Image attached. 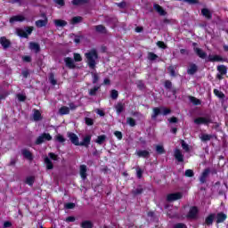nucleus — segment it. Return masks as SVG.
Returning <instances> with one entry per match:
<instances>
[{
	"label": "nucleus",
	"mask_w": 228,
	"mask_h": 228,
	"mask_svg": "<svg viewBox=\"0 0 228 228\" xmlns=\"http://www.w3.org/2000/svg\"><path fill=\"white\" fill-rule=\"evenodd\" d=\"M175 158L179 163H183L184 161V155L181 152V150L175 149Z\"/></svg>",
	"instance_id": "obj_7"
},
{
	"label": "nucleus",
	"mask_w": 228,
	"mask_h": 228,
	"mask_svg": "<svg viewBox=\"0 0 228 228\" xmlns=\"http://www.w3.org/2000/svg\"><path fill=\"white\" fill-rule=\"evenodd\" d=\"M90 142H92V136L86 135V137H84L83 142H79L78 146L88 147V145H90Z\"/></svg>",
	"instance_id": "obj_10"
},
{
	"label": "nucleus",
	"mask_w": 228,
	"mask_h": 228,
	"mask_svg": "<svg viewBox=\"0 0 228 228\" xmlns=\"http://www.w3.org/2000/svg\"><path fill=\"white\" fill-rule=\"evenodd\" d=\"M201 13L206 19H211V12L208 9L201 10Z\"/></svg>",
	"instance_id": "obj_32"
},
{
	"label": "nucleus",
	"mask_w": 228,
	"mask_h": 228,
	"mask_svg": "<svg viewBox=\"0 0 228 228\" xmlns=\"http://www.w3.org/2000/svg\"><path fill=\"white\" fill-rule=\"evenodd\" d=\"M80 175L82 179H86V166L85 165L80 166Z\"/></svg>",
	"instance_id": "obj_29"
},
{
	"label": "nucleus",
	"mask_w": 228,
	"mask_h": 228,
	"mask_svg": "<svg viewBox=\"0 0 228 228\" xmlns=\"http://www.w3.org/2000/svg\"><path fill=\"white\" fill-rule=\"evenodd\" d=\"M30 51H34V53H40V45L38 43H29L28 45Z\"/></svg>",
	"instance_id": "obj_16"
},
{
	"label": "nucleus",
	"mask_w": 228,
	"mask_h": 228,
	"mask_svg": "<svg viewBox=\"0 0 228 228\" xmlns=\"http://www.w3.org/2000/svg\"><path fill=\"white\" fill-rule=\"evenodd\" d=\"M0 44L4 47V49H8L10 47V40H8L5 37H0Z\"/></svg>",
	"instance_id": "obj_15"
},
{
	"label": "nucleus",
	"mask_w": 228,
	"mask_h": 228,
	"mask_svg": "<svg viewBox=\"0 0 228 228\" xmlns=\"http://www.w3.org/2000/svg\"><path fill=\"white\" fill-rule=\"evenodd\" d=\"M175 228H187L184 224H177L175 225Z\"/></svg>",
	"instance_id": "obj_63"
},
{
	"label": "nucleus",
	"mask_w": 228,
	"mask_h": 228,
	"mask_svg": "<svg viewBox=\"0 0 228 228\" xmlns=\"http://www.w3.org/2000/svg\"><path fill=\"white\" fill-rule=\"evenodd\" d=\"M142 174H143V172L142 171V169H140V168L136 169V175H137L138 179H142Z\"/></svg>",
	"instance_id": "obj_55"
},
{
	"label": "nucleus",
	"mask_w": 228,
	"mask_h": 228,
	"mask_svg": "<svg viewBox=\"0 0 228 228\" xmlns=\"http://www.w3.org/2000/svg\"><path fill=\"white\" fill-rule=\"evenodd\" d=\"M158 55H156L154 53H148V60H151V61H154V60H157Z\"/></svg>",
	"instance_id": "obj_42"
},
{
	"label": "nucleus",
	"mask_w": 228,
	"mask_h": 228,
	"mask_svg": "<svg viewBox=\"0 0 228 228\" xmlns=\"http://www.w3.org/2000/svg\"><path fill=\"white\" fill-rule=\"evenodd\" d=\"M18 37L21 38H28L33 33V27H27L26 28H18L16 30Z\"/></svg>",
	"instance_id": "obj_2"
},
{
	"label": "nucleus",
	"mask_w": 228,
	"mask_h": 228,
	"mask_svg": "<svg viewBox=\"0 0 228 228\" xmlns=\"http://www.w3.org/2000/svg\"><path fill=\"white\" fill-rule=\"evenodd\" d=\"M168 71L170 72L171 76H175V71L174 70V67L170 66L168 68Z\"/></svg>",
	"instance_id": "obj_61"
},
{
	"label": "nucleus",
	"mask_w": 228,
	"mask_h": 228,
	"mask_svg": "<svg viewBox=\"0 0 228 228\" xmlns=\"http://www.w3.org/2000/svg\"><path fill=\"white\" fill-rule=\"evenodd\" d=\"M74 60L75 61H82L83 58L81 57V54L74 53Z\"/></svg>",
	"instance_id": "obj_48"
},
{
	"label": "nucleus",
	"mask_w": 228,
	"mask_h": 228,
	"mask_svg": "<svg viewBox=\"0 0 228 228\" xmlns=\"http://www.w3.org/2000/svg\"><path fill=\"white\" fill-rule=\"evenodd\" d=\"M139 158H149V151L147 150H139L136 151Z\"/></svg>",
	"instance_id": "obj_20"
},
{
	"label": "nucleus",
	"mask_w": 228,
	"mask_h": 228,
	"mask_svg": "<svg viewBox=\"0 0 228 228\" xmlns=\"http://www.w3.org/2000/svg\"><path fill=\"white\" fill-rule=\"evenodd\" d=\"M60 115H69L70 113V109L69 107L63 106L59 110Z\"/></svg>",
	"instance_id": "obj_24"
},
{
	"label": "nucleus",
	"mask_w": 228,
	"mask_h": 228,
	"mask_svg": "<svg viewBox=\"0 0 228 228\" xmlns=\"http://www.w3.org/2000/svg\"><path fill=\"white\" fill-rule=\"evenodd\" d=\"M42 118V114L40 113L39 110H35L33 113V119L35 122H38Z\"/></svg>",
	"instance_id": "obj_25"
},
{
	"label": "nucleus",
	"mask_w": 228,
	"mask_h": 228,
	"mask_svg": "<svg viewBox=\"0 0 228 228\" xmlns=\"http://www.w3.org/2000/svg\"><path fill=\"white\" fill-rule=\"evenodd\" d=\"M33 183H35V177L28 176L26 178V183L28 184V186H33Z\"/></svg>",
	"instance_id": "obj_40"
},
{
	"label": "nucleus",
	"mask_w": 228,
	"mask_h": 228,
	"mask_svg": "<svg viewBox=\"0 0 228 228\" xmlns=\"http://www.w3.org/2000/svg\"><path fill=\"white\" fill-rule=\"evenodd\" d=\"M208 175H209V169H205L200 177V183H201V184H204Z\"/></svg>",
	"instance_id": "obj_14"
},
{
	"label": "nucleus",
	"mask_w": 228,
	"mask_h": 228,
	"mask_svg": "<svg viewBox=\"0 0 228 228\" xmlns=\"http://www.w3.org/2000/svg\"><path fill=\"white\" fill-rule=\"evenodd\" d=\"M83 18L81 16H76L71 20V24H77V22H81Z\"/></svg>",
	"instance_id": "obj_41"
},
{
	"label": "nucleus",
	"mask_w": 228,
	"mask_h": 228,
	"mask_svg": "<svg viewBox=\"0 0 228 228\" xmlns=\"http://www.w3.org/2000/svg\"><path fill=\"white\" fill-rule=\"evenodd\" d=\"M126 124L131 126V127H134L136 126V121L133 119V118H127Z\"/></svg>",
	"instance_id": "obj_38"
},
{
	"label": "nucleus",
	"mask_w": 228,
	"mask_h": 228,
	"mask_svg": "<svg viewBox=\"0 0 228 228\" xmlns=\"http://www.w3.org/2000/svg\"><path fill=\"white\" fill-rule=\"evenodd\" d=\"M72 4H74L75 6L83 4V0H72Z\"/></svg>",
	"instance_id": "obj_58"
},
{
	"label": "nucleus",
	"mask_w": 228,
	"mask_h": 228,
	"mask_svg": "<svg viewBox=\"0 0 228 228\" xmlns=\"http://www.w3.org/2000/svg\"><path fill=\"white\" fill-rule=\"evenodd\" d=\"M55 140L57 142H59L60 143H63L65 142V137H63V135H61V134H57L55 136Z\"/></svg>",
	"instance_id": "obj_43"
},
{
	"label": "nucleus",
	"mask_w": 228,
	"mask_h": 228,
	"mask_svg": "<svg viewBox=\"0 0 228 228\" xmlns=\"http://www.w3.org/2000/svg\"><path fill=\"white\" fill-rule=\"evenodd\" d=\"M161 111H162V115H168L171 110H170V109L162 108Z\"/></svg>",
	"instance_id": "obj_57"
},
{
	"label": "nucleus",
	"mask_w": 228,
	"mask_h": 228,
	"mask_svg": "<svg viewBox=\"0 0 228 228\" xmlns=\"http://www.w3.org/2000/svg\"><path fill=\"white\" fill-rule=\"evenodd\" d=\"M23 20H26V18L23 15L12 16L10 19L11 24H13V22H23Z\"/></svg>",
	"instance_id": "obj_9"
},
{
	"label": "nucleus",
	"mask_w": 228,
	"mask_h": 228,
	"mask_svg": "<svg viewBox=\"0 0 228 228\" xmlns=\"http://www.w3.org/2000/svg\"><path fill=\"white\" fill-rule=\"evenodd\" d=\"M68 136H69L71 143H73V145L79 146V137H77L76 134L69 133Z\"/></svg>",
	"instance_id": "obj_6"
},
{
	"label": "nucleus",
	"mask_w": 228,
	"mask_h": 228,
	"mask_svg": "<svg viewBox=\"0 0 228 228\" xmlns=\"http://www.w3.org/2000/svg\"><path fill=\"white\" fill-rule=\"evenodd\" d=\"M36 26L37 28H44V26H47V20H39L36 21Z\"/></svg>",
	"instance_id": "obj_30"
},
{
	"label": "nucleus",
	"mask_w": 228,
	"mask_h": 228,
	"mask_svg": "<svg viewBox=\"0 0 228 228\" xmlns=\"http://www.w3.org/2000/svg\"><path fill=\"white\" fill-rule=\"evenodd\" d=\"M213 220H215V215L211 214L205 220L206 225H211V224H213Z\"/></svg>",
	"instance_id": "obj_31"
},
{
	"label": "nucleus",
	"mask_w": 228,
	"mask_h": 228,
	"mask_svg": "<svg viewBox=\"0 0 228 228\" xmlns=\"http://www.w3.org/2000/svg\"><path fill=\"white\" fill-rule=\"evenodd\" d=\"M165 86H166L167 88H172V82H170V81H166V82H165Z\"/></svg>",
	"instance_id": "obj_64"
},
{
	"label": "nucleus",
	"mask_w": 228,
	"mask_h": 228,
	"mask_svg": "<svg viewBox=\"0 0 228 228\" xmlns=\"http://www.w3.org/2000/svg\"><path fill=\"white\" fill-rule=\"evenodd\" d=\"M45 140L47 142H51V140H53V136H51L50 134L44 133L43 134H41L37 137V139L36 141V144L40 145V144L44 143V142H45Z\"/></svg>",
	"instance_id": "obj_3"
},
{
	"label": "nucleus",
	"mask_w": 228,
	"mask_h": 228,
	"mask_svg": "<svg viewBox=\"0 0 228 228\" xmlns=\"http://www.w3.org/2000/svg\"><path fill=\"white\" fill-rule=\"evenodd\" d=\"M180 199H183L182 192L170 193V194H167V202H174L175 200H180Z\"/></svg>",
	"instance_id": "obj_5"
},
{
	"label": "nucleus",
	"mask_w": 228,
	"mask_h": 228,
	"mask_svg": "<svg viewBox=\"0 0 228 228\" xmlns=\"http://www.w3.org/2000/svg\"><path fill=\"white\" fill-rule=\"evenodd\" d=\"M64 61L66 63V67H68L69 69L76 68V64L74 63V60H72V58L67 57L64 59Z\"/></svg>",
	"instance_id": "obj_12"
},
{
	"label": "nucleus",
	"mask_w": 228,
	"mask_h": 228,
	"mask_svg": "<svg viewBox=\"0 0 228 228\" xmlns=\"http://www.w3.org/2000/svg\"><path fill=\"white\" fill-rule=\"evenodd\" d=\"M214 94L216 95H217V97H219L220 99H222V97H224V94L222 92H220L219 90H217V89L214 90Z\"/></svg>",
	"instance_id": "obj_53"
},
{
	"label": "nucleus",
	"mask_w": 228,
	"mask_h": 228,
	"mask_svg": "<svg viewBox=\"0 0 228 228\" xmlns=\"http://www.w3.org/2000/svg\"><path fill=\"white\" fill-rule=\"evenodd\" d=\"M49 81L52 85H56V79H54V75L53 74H51L50 77H49Z\"/></svg>",
	"instance_id": "obj_52"
},
{
	"label": "nucleus",
	"mask_w": 228,
	"mask_h": 228,
	"mask_svg": "<svg viewBox=\"0 0 228 228\" xmlns=\"http://www.w3.org/2000/svg\"><path fill=\"white\" fill-rule=\"evenodd\" d=\"M92 76H93V83L94 85H95V83L99 81V75L97 73H92Z\"/></svg>",
	"instance_id": "obj_46"
},
{
	"label": "nucleus",
	"mask_w": 228,
	"mask_h": 228,
	"mask_svg": "<svg viewBox=\"0 0 228 228\" xmlns=\"http://www.w3.org/2000/svg\"><path fill=\"white\" fill-rule=\"evenodd\" d=\"M81 227L82 228H92L93 227L92 222H90V221H84L81 224Z\"/></svg>",
	"instance_id": "obj_37"
},
{
	"label": "nucleus",
	"mask_w": 228,
	"mask_h": 228,
	"mask_svg": "<svg viewBox=\"0 0 228 228\" xmlns=\"http://www.w3.org/2000/svg\"><path fill=\"white\" fill-rule=\"evenodd\" d=\"M168 120H169V122H170L171 124H175V123H177V118H175V117H173V118H169Z\"/></svg>",
	"instance_id": "obj_62"
},
{
	"label": "nucleus",
	"mask_w": 228,
	"mask_h": 228,
	"mask_svg": "<svg viewBox=\"0 0 228 228\" xmlns=\"http://www.w3.org/2000/svg\"><path fill=\"white\" fill-rule=\"evenodd\" d=\"M194 53L199 56V58H201V60H205V58L208 56V53L206 52H203L200 48H194Z\"/></svg>",
	"instance_id": "obj_13"
},
{
	"label": "nucleus",
	"mask_w": 228,
	"mask_h": 228,
	"mask_svg": "<svg viewBox=\"0 0 228 228\" xmlns=\"http://www.w3.org/2000/svg\"><path fill=\"white\" fill-rule=\"evenodd\" d=\"M227 219V216L224 213L217 214V224H222V222H225Z\"/></svg>",
	"instance_id": "obj_23"
},
{
	"label": "nucleus",
	"mask_w": 228,
	"mask_h": 228,
	"mask_svg": "<svg viewBox=\"0 0 228 228\" xmlns=\"http://www.w3.org/2000/svg\"><path fill=\"white\" fill-rule=\"evenodd\" d=\"M97 90H99V86H94L93 89L89 91V94L95 95V94H97Z\"/></svg>",
	"instance_id": "obj_47"
},
{
	"label": "nucleus",
	"mask_w": 228,
	"mask_h": 228,
	"mask_svg": "<svg viewBox=\"0 0 228 228\" xmlns=\"http://www.w3.org/2000/svg\"><path fill=\"white\" fill-rule=\"evenodd\" d=\"M153 8L160 15H162V16L167 15V12H165V9H163V7H161L159 4H155Z\"/></svg>",
	"instance_id": "obj_18"
},
{
	"label": "nucleus",
	"mask_w": 228,
	"mask_h": 228,
	"mask_svg": "<svg viewBox=\"0 0 228 228\" xmlns=\"http://www.w3.org/2000/svg\"><path fill=\"white\" fill-rule=\"evenodd\" d=\"M159 113H161V110L159 108H154L151 118H157L158 115H159Z\"/></svg>",
	"instance_id": "obj_36"
},
{
	"label": "nucleus",
	"mask_w": 228,
	"mask_h": 228,
	"mask_svg": "<svg viewBox=\"0 0 228 228\" xmlns=\"http://www.w3.org/2000/svg\"><path fill=\"white\" fill-rule=\"evenodd\" d=\"M21 154L24 158H26V159H28V161L33 160V154H31V151H29V150H21Z\"/></svg>",
	"instance_id": "obj_11"
},
{
	"label": "nucleus",
	"mask_w": 228,
	"mask_h": 228,
	"mask_svg": "<svg viewBox=\"0 0 228 228\" xmlns=\"http://www.w3.org/2000/svg\"><path fill=\"white\" fill-rule=\"evenodd\" d=\"M45 163L46 165L47 170H53V162L51 161V159H49V157H46L45 159Z\"/></svg>",
	"instance_id": "obj_26"
},
{
	"label": "nucleus",
	"mask_w": 228,
	"mask_h": 228,
	"mask_svg": "<svg viewBox=\"0 0 228 228\" xmlns=\"http://www.w3.org/2000/svg\"><path fill=\"white\" fill-rule=\"evenodd\" d=\"M207 61H211V62H215V61H225V59H224L222 56L220 55H208Z\"/></svg>",
	"instance_id": "obj_8"
},
{
	"label": "nucleus",
	"mask_w": 228,
	"mask_h": 228,
	"mask_svg": "<svg viewBox=\"0 0 228 228\" xmlns=\"http://www.w3.org/2000/svg\"><path fill=\"white\" fill-rule=\"evenodd\" d=\"M124 108H126V105L122 102H118V104L115 105L116 111L118 115H120L122 111H124Z\"/></svg>",
	"instance_id": "obj_19"
},
{
	"label": "nucleus",
	"mask_w": 228,
	"mask_h": 228,
	"mask_svg": "<svg viewBox=\"0 0 228 228\" xmlns=\"http://www.w3.org/2000/svg\"><path fill=\"white\" fill-rule=\"evenodd\" d=\"M197 70H198V67L195 64H191L189 69H187V72L191 76H193V74H195V72H197Z\"/></svg>",
	"instance_id": "obj_22"
},
{
	"label": "nucleus",
	"mask_w": 228,
	"mask_h": 228,
	"mask_svg": "<svg viewBox=\"0 0 228 228\" xmlns=\"http://www.w3.org/2000/svg\"><path fill=\"white\" fill-rule=\"evenodd\" d=\"M17 98L20 102L26 101V96L24 94H17Z\"/></svg>",
	"instance_id": "obj_59"
},
{
	"label": "nucleus",
	"mask_w": 228,
	"mask_h": 228,
	"mask_svg": "<svg viewBox=\"0 0 228 228\" xmlns=\"http://www.w3.org/2000/svg\"><path fill=\"white\" fill-rule=\"evenodd\" d=\"M86 126H94V119L90 118H86Z\"/></svg>",
	"instance_id": "obj_50"
},
{
	"label": "nucleus",
	"mask_w": 228,
	"mask_h": 228,
	"mask_svg": "<svg viewBox=\"0 0 228 228\" xmlns=\"http://www.w3.org/2000/svg\"><path fill=\"white\" fill-rule=\"evenodd\" d=\"M56 28H64V26H67V21L63 20H53Z\"/></svg>",
	"instance_id": "obj_21"
},
{
	"label": "nucleus",
	"mask_w": 228,
	"mask_h": 228,
	"mask_svg": "<svg viewBox=\"0 0 228 228\" xmlns=\"http://www.w3.org/2000/svg\"><path fill=\"white\" fill-rule=\"evenodd\" d=\"M157 45H158V47H159L160 49H167V45H165L164 42L159 41V42H157Z\"/></svg>",
	"instance_id": "obj_49"
},
{
	"label": "nucleus",
	"mask_w": 228,
	"mask_h": 228,
	"mask_svg": "<svg viewBox=\"0 0 228 228\" xmlns=\"http://www.w3.org/2000/svg\"><path fill=\"white\" fill-rule=\"evenodd\" d=\"M197 213H199V209L196 207H192L191 208L187 216L188 218H196Z\"/></svg>",
	"instance_id": "obj_17"
},
{
	"label": "nucleus",
	"mask_w": 228,
	"mask_h": 228,
	"mask_svg": "<svg viewBox=\"0 0 228 228\" xmlns=\"http://www.w3.org/2000/svg\"><path fill=\"white\" fill-rule=\"evenodd\" d=\"M181 144H182V149H183V151H185V152H189L190 151V146L186 143V142L182 140L181 141Z\"/></svg>",
	"instance_id": "obj_39"
},
{
	"label": "nucleus",
	"mask_w": 228,
	"mask_h": 228,
	"mask_svg": "<svg viewBox=\"0 0 228 228\" xmlns=\"http://www.w3.org/2000/svg\"><path fill=\"white\" fill-rule=\"evenodd\" d=\"M156 151L159 154H163L165 152V149H163V146H161V145H157L156 146Z\"/></svg>",
	"instance_id": "obj_44"
},
{
	"label": "nucleus",
	"mask_w": 228,
	"mask_h": 228,
	"mask_svg": "<svg viewBox=\"0 0 228 228\" xmlns=\"http://www.w3.org/2000/svg\"><path fill=\"white\" fill-rule=\"evenodd\" d=\"M49 157L51 159H53V161H58V156L54 153H49Z\"/></svg>",
	"instance_id": "obj_56"
},
{
	"label": "nucleus",
	"mask_w": 228,
	"mask_h": 228,
	"mask_svg": "<svg viewBox=\"0 0 228 228\" xmlns=\"http://www.w3.org/2000/svg\"><path fill=\"white\" fill-rule=\"evenodd\" d=\"M190 101H191V102H192L194 104V106H199L201 103L200 100H199V99H197V98H195L193 96L190 97Z\"/></svg>",
	"instance_id": "obj_35"
},
{
	"label": "nucleus",
	"mask_w": 228,
	"mask_h": 228,
	"mask_svg": "<svg viewBox=\"0 0 228 228\" xmlns=\"http://www.w3.org/2000/svg\"><path fill=\"white\" fill-rule=\"evenodd\" d=\"M65 208H66V209H74V208H76V204L67 203V204H65Z\"/></svg>",
	"instance_id": "obj_51"
},
{
	"label": "nucleus",
	"mask_w": 228,
	"mask_h": 228,
	"mask_svg": "<svg viewBox=\"0 0 228 228\" xmlns=\"http://www.w3.org/2000/svg\"><path fill=\"white\" fill-rule=\"evenodd\" d=\"M194 124L197 126H200V124L208 126V124H211V118L209 116L197 118L194 119Z\"/></svg>",
	"instance_id": "obj_4"
},
{
	"label": "nucleus",
	"mask_w": 228,
	"mask_h": 228,
	"mask_svg": "<svg viewBox=\"0 0 228 228\" xmlns=\"http://www.w3.org/2000/svg\"><path fill=\"white\" fill-rule=\"evenodd\" d=\"M95 30L98 32V33H106V28L102 25H98L95 27Z\"/></svg>",
	"instance_id": "obj_34"
},
{
	"label": "nucleus",
	"mask_w": 228,
	"mask_h": 228,
	"mask_svg": "<svg viewBox=\"0 0 228 228\" xmlns=\"http://www.w3.org/2000/svg\"><path fill=\"white\" fill-rule=\"evenodd\" d=\"M117 97H118V92L117 90H112L111 91V98L117 99Z\"/></svg>",
	"instance_id": "obj_54"
},
{
	"label": "nucleus",
	"mask_w": 228,
	"mask_h": 228,
	"mask_svg": "<svg viewBox=\"0 0 228 228\" xmlns=\"http://www.w3.org/2000/svg\"><path fill=\"white\" fill-rule=\"evenodd\" d=\"M201 142H209V140H211L213 138V135L211 134H202L200 136Z\"/></svg>",
	"instance_id": "obj_28"
},
{
	"label": "nucleus",
	"mask_w": 228,
	"mask_h": 228,
	"mask_svg": "<svg viewBox=\"0 0 228 228\" xmlns=\"http://www.w3.org/2000/svg\"><path fill=\"white\" fill-rule=\"evenodd\" d=\"M217 71L219 72V74H223V76H225V74H227V67H225L224 65H219L217 66Z\"/></svg>",
	"instance_id": "obj_27"
},
{
	"label": "nucleus",
	"mask_w": 228,
	"mask_h": 228,
	"mask_svg": "<svg viewBox=\"0 0 228 228\" xmlns=\"http://www.w3.org/2000/svg\"><path fill=\"white\" fill-rule=\"evenodd\" d=\"M193 175H194L193 170H191V169H187V170L185 171V176H186V177H193Z\"/></svg>",
	"instance_id": "obj_45"
},
{
	"label": "nucleus",
	"mask_w": 228,
	"mask_h": 228,
	"mask_svg": "<svg viewBox=\"0 0 228 228\" xmlns=\"http://www.w3.org/2000/svg\"><path fill=\"white\" fill-rule=\"evenodd\" d=\"M114 134L118 137V140H122V132L116 131Z\"/></svg>",
	"instance_id": "obj_60"
},
{
	"label": "nucleus",
	"mask_w": 228,
	"mask_h": 228,
	"mask_svg": "<svg viewBox=\"0 0 228 228\" xmlns=\"http://www.w3.org/2000/svg\"><path fill=\"white\" fill-rule=\"evenodd\" d=\"M86 63L90 69H95V65H97V59L99 55L97 54V50L93 49L85 53Z\"/></svg>",
	"instance_id": "obj_1"
},
{
	"label": "nucleus",
	"mask_w": 228,
	"mask_h": 228,
	"mask_svg": "<svg viewBox=\"0 0 228 228\" xmlns=\"http://www.w3.org/2000/svg\"><path fill=\"white\" fill-rule=\"evenodd\" d=\"M104 142H106V135H99L96 139V143H98L99 145H102Z\"/></svg>",
	"instance_id": "obj_33"
}]
</instances>
